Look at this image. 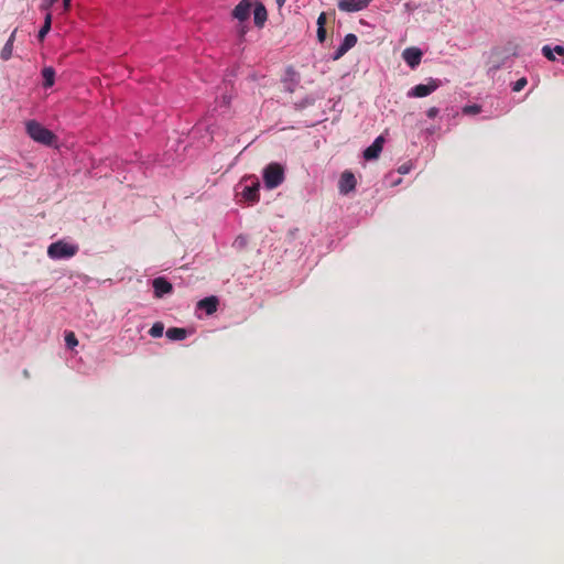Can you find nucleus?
Here are the masks:
<instances>
[{
  "instance_id": "cd10ccee",
  "label": "nucleus",
  "mask_w": 564,
  "mask_h": 564,
  "mask_svg": "<svg viewBox=\"0 0 564 564\" xmlns=\"http://www.w3.org/2000/svg\"><path fill=\"white\" fill-rule=\"evenodd\" d=\"M555 53H557L558 55H563L564 56V46L562 45H556L553 50Z\"/></svg>"
},
{
  "instance_id": "f03ea898",
  "label": "nucleus",
  "mask_w": 564,
  "mask_h": 564,
  "mask_svg": "<svg viewBox=\"0 0 564 564\" xmlns=\"http://www.w3.org/2000/svg\"><path fill=\"white\" fill-rule=\"evenodd\" d=\"M25 128L30 138L35 142L51 145L56 139L55 134L51 130L46 129L35 120L28 121Z\"/></svg>"
},
{
  "instance_id": "2eb2a0df",
  "label": "nucleus",
  "mask_w": 564,
  "mask_h": 564,
  "mask_svg": "<svg viewBox=\"0 0 564 564\" xmlns=\"http://www.w3.org/2000/svg\"><path fill=\"white\" fill-rule=\"evenodd\" d=\"M43 86L45 88L52 87L55 82V70L52 67H44L42 70Z\"/></svg>"
},
{
  "instance_id": "393cba45",
  "label": "nucleus",
  "mask_w": 564,
  "mask_h": 564,
  "mask_svg": "<svg viewBox=\"0 0 564 564\" xmlns=\"http://www.w3.org/2000/svg\"><path fill=\"white\" fill-rule=\"evenodd\" d=\"M317 39L319 42H324L326 39V30L325 28H317Z\"/></svg>"
},
{
  "instance_id": "9b49d317",
  "label": "nucleus",
  "mask_w": 564,
  "mask_h": 564,
  "mask_svg": "<svg viewBox=\"0 0 564 564\" xmlns=\"http://www.w3.org/2000/svg\"><path fill=\"white\" fill-rule=\"evenodd\" d=\"M152 286L155 297H162L173 291L172 284L164 278H155Z\"/></svg>"
},
{
  "instance_id": "2f4dec72",
  "label": "nucleus",
  "mask_w": 564,
  "mask_h": 564,
  "mask_svg": "<svg viewBox=\"0 0 564 564\" xmlns=\"http://www.w3.org/2000/svg\"><path fill=\"white\" fill-rule=\"evenodd\" d=\"M286 0H275L279 8L283 7Z\"/></svg>"
},
{
  "instance_id": "39448f33",
  "label": "nucleus",
  "mask_w": 564,
  "mask_h": 564,
  "mask_svg": "<svg viewBox=\"0 0 564 564\" xmlns=\"http://www.w3.org/2000/svg\"><path fill=\"white\" fill-rule=\"evenodd\" d=\"M441 86L438 79L431 78L427 84H419L408 91L410 98H422L431 95Z\"/></svg>"
},
{
  "instance_id": "20e7f679",
  "label": "nucleus",
  "mask_w": 564,
  "mask_h": 564,
  "mask_svg": "<svg viewBox=\"0 0 564 564\" xmlns=\"http://www.w3.org/2000/svg\"><path fill=\"white\" fill-rule=\"evenodd\" d=\"M263 181L267 188H275L284 181V169L279 163H270L263 171Z\"/></svg>"
},
{
  "instance_id": "aec40b11",
  "label": "nucleus",
  "mask_w": 564,
  "mask_h": 564,
  "mask_svg": "<svg viewBox=\"0 0 564 564\" xmlns=\"http://www.w3.org/2000/svg\"><path fill=\"white\" fill-rule=\"evenodd\" d=\"M13 44L6 43L0 52V57L3 61H8L12 56Z\"/></svg>"
},
{
  "instance_id": "423d86ee",
  "label": "nucleus",
  "mask_w": 564,
  "mask_h": 564,
  "mask_svg": "<svg viewBox=\"0 0 564 564\" xmlns=\"http://www.w3.org/2000/svg\"><path fill=\"white\" fill-rule=\"evenodd\" d=\"M372 0H338V9L344 12H357L364 10Z\"/></svg>"
},
{
  "instance_id": "dca6fc26",
  "label": "nucleus",
  "mask_w": 564,
  "mask_h": 564,
  "mask_svg": "<svg viewBox=\"0 0 564 564\" xmlns=\"http://www.w3.org/2000/svg\"><path fill=\"white\" fill-rule=\"evenodd\" d=\"M52 25V14L47 13L44 20V24L39 31L37 37L40 41H43L46 34L50 32Z\"/></svg>"
},
{
  "instance_id": "f3484780",
  "label": "nucleus",
  "mask_w": 564,
  "mask_h": 564,
  "mask_svg": "<svg viewBox=\"0 0 564 564\" xmlns=\"http://www.w3.org/2000/svg\"><path fill=\"white\" fill-rule=\"evenodd\" d=\"M357 43V36L352 33L347 34L344 37V41L341 42V45L349 51L351 47H354Z\"/></svg>"
},
{
  "instance_id": "4468645a",
  "label": "nucleus",
  "mask_w": 564,
  "mask_h": 564,
  "mask_svg": "<svg viewBox=\"0 0 564 564\" xmlns=\"http://www.w3.org/2000/svg\"><path fill=\"white\" fill-rule=\"evenodd\" d=\"M187 336V332L185 328L181 327H171L166 330V337L171 340H183Z\"/></svg>"
},
{
  "instance_id": "c85d7f7f",
  "label": "nucleus",
  "mask_w": 564,
  "mask_h": 564,
  "mask_svg": "<svg viewBox=\"0 0 564 564\" xmlns=\"http://www.w3.org/2000/svg\"><path fill=\"white\" fill-rule=\"evenodd\" d=\"M15 34H17V29L11 33L10 37L8 39L7 43H11L13 44L14 43V40H15Z\"/></svg>"
},
{
  "instance_id": "a211bd4d",
  "label": "nucleus",
  "mask_w": 564,
  "mask_h": 564,
  "mask_svg": "<svg viewBox=\"0 0 564 564\" xmlns=\"http://www.w3.org/2000/svg\"><path fill=\"white\" fill-rule=\"evenodd\" d=\"M163 330H164L163 324L158 322V323L153 324V326L150 328L149 334L154 338H159L162 336Z\"/></svg>"
},
{
  "instance_id": "0eeeda50",
  "label": "nucleus",
  "mask_w": 564,
  "mask_h": 564,
  "mask_svg": "<svg viewBox=\"0 0 564 564\" xmlns=\"http://www.w3.org/2000/svg\"><path fill=\"white\" fill-rule=\"evenodd\" d=\"M422 55V51L419 47L414 46L406 47L402 52V58L412 69L420 65Z\"/></svg>"
},
{
  "instance_id": "a878e982",
  "label": "nucleus",
  "mask_w": 564,
  "mask_h": 564,
  "mask_svg": "<svg viewBox=\"0 0 564 564\" xmlns=\"http://www.w3.org/2000/svg\"><path fill=\"white\" fill-rule=\"evenodd\" d=\"M325 23H326V14H325V12H322V13L318 15V18H317V26H318V28H325V26H324V25H325Z\"/></svg>"
},
{
  "instance_id": "7ed1b4c3",
  "label": "nucleus",
  "mask_w": 564,
  "mask_h": 564,
  "mask_svg": "<svg viewBox=\"0 0 564 564\" xmlns=\"http://www.w3.org/2000/svg\"><path fill=\"white\" fill-rule=\"evenodd\" d=\"M79 247L77 245L68 243L64 240L53 242L47 248V256L51 259H68L77 254Z\"/></svg>"
},
{
  "instance_id": "ddd939ff",
  "label": "nucleus",
  "mask_w": 564,
  "mask_h": 564,
  "mask_svg": "<svg viewBox=\"0 0 564 564\" xmlns=\"http://www.w3.org/2000/svg\"><path fill=\"white\" fill-rule=\"evenodd\" d=\"M268 19L265 7L261 2H257L253 9V20L258 28H262Z\"/></svg>"
},
{
  "instance_id": "6e6552de",
  "label": "nucleus",
  "mask_w": 564,
  "mask_h": 564,
  "mask_svg": "<svg viewBox=\"0 0 564 564\" xmlns=\"http://www.w3.org/2000/svg\"><path fill=\"white\" fill-rule=\"evenodd\" d=\"M252 2L251 0H241L234 9L232 17L238 21H246L251 12Z\"/></svg>"
},
{
  "instance_id": "412c9836",
  "label": "nucleus",
  "mask_w": 564,
  "mask_h": 564,
  "mask_svg": "<svg viewBox=\"0 0 564 564\" xmlns=\"http://www.w3.org/2000/svg\"><path fill=\"white\" fill-rule=\"evenodd\" d=\"M528 84V80L525 77L519 78L512 86V90L516 93L521 91Z\"/></svg>"
},
{
  "instance_id": "b1692460",
  "label": "nucleus",
  "mask_w": 564,
  "mask_h": 564,
  "mask_svg": "<svg viewBox=\"0 0 564 564\" xmlns=\"http://www.w3.org/2000/svg\"><path fill=\"white\" fill-rule=\"evenodd\" d=\"M348 51L340 44L335 53H334V59H338L340 58L341 56H344Z\"/></svg>"
},
{
  "instance_id": "473e14b6",
  "label": "nucleus",
  "mask_w": 564,
  "mask_h": 564,
  "mask_svg": "<svg viewBox=\"0 0 564 564\" xmlns=\"http://www.w3.org/2000/svg\"><path fill=\"white\" fill-rule=\"evenodd\" d=\"M400 172H401V173H406V172H408V170H406V167L401 166V167H400Z\"/></svg>"
},
{
  "instance_id": "7c9ffc66",
  "label": "nucleus",
  "mask_w": 564,
  "mask_h": 564,
  "mask_svg": "<svg viewBox=\"0 0 564 564\" xmlns=\"http://www.w3.org/2000/svg\"><path fill=\"white\" fill-rule=\"evenodd\" d=\"M22 375H23V377H24V378H26V379H29V378H30V371H29L28 369H24V370L22 371Z\"/></svg>"
},
{
  "instance_id": "bb28decb",
  "label": "nucleus",
  "mask_w": 564,
  "mask_h": 564,
  "mask_svg": "<svg viewBox=\"0 0 564 564\" xmlns=\"http://www.w3.org/2000/svg\"><path fill=\"white\" fill-rule=\"evenodd\" d=\"M440 110L438 108L436 107H431L427 111H426V115L429 118L433 119L435 118L437 115H438Z\"/></svg>"
},
{
  "instance_id": "f257e3e1",
  "label": "nucleus",
  "mask_w": 564,
  "mask_h": 564,
  "mask_svg": "<svg viewBox=\"0 0 564 564\" xmlns=\"http://www.w3.org/2000/svg\"><path fill=\"white\" fill-rule=\"evenodd\" d=\"M260 182L254 175H247L237 185V196L249 204L259 202Z\"/></svg>"
},
{
  "instance_id": "1a4fd4ad",
  "label": "nucleus",
  "mask_w": 564,
  "mask_h": 564,
  "mask_svg": "<svg viewBox=\"0 0 564 564\" xmlns=\"http://www.w3.org/2000/svg\"><path fill=\"white\" fill-rule=\"evenodd\" d=\"M383 144H384V138L382 135H379L375 139V141L372 142L371 145H369L365 151H364V158L366 160H375L377 159L382 149H383Z\"/></svg>"
},
{
  "instance_id": "6ab92c4d",
  "label": "nucleus",
  "mask_w": 564,
  "mask_h": 564,
  "mask_svg": "<svg viewBox=\"0 0 564 564\" xmlns=\"http://www.w3.org/2000/svg\"><path fill=\"white\" fill-rule=\"evenodd\" d=\"M65 344L70 349H73L74 347H76L78 345L77 337L75 336V334L73 332H67L65 334Z\"/></svg>"
},
{
  "instance_id": "4be33fe9",
  "label": "nucleus",
  "mask_w": 564,
  "mask_h": 564,
  "mask_svg": "<svg viewBox=\"0 0 564 564\" xmlns=\"http://www.w3.org/2000/svg\"><path fill=\"white\" fill-rule=\"evenodd\" d=\"M463 112L464 113H469V115L479 113L480 112V106H478V105L466 106V107H464Z\"/></svg>"
},
{
  "instance_id": "f8f14e48",
  "label": "nucleus",
  "mask_w": 564,
  "mask_h": 564,
  "mask_svg": "<svg viewBox=\"0 0 564 564\" xmlns=\"http://www.w3.org/2000/svg\"><path fill=\"white\" fill-rule=\"evenodd\" d=\"M218 299L214 295L205 297L197 303V308L205 311L208 315L217 311Z\"/></svg>"
},
{
  "instance_id": "5701e85b",
  "label": "nucleus",
  "mask_w": 564,
  "mask_h": 564,
  "mask_svg": "<svg viewBox=\"0 0 564 564\" xmlns=\"http://www.w3.org/2000/svg\"><path fill=\"white\" fill-rule=\"evenodd\" d=\"M553 52H554V51H553L549 45H544V46L542 47V53H543V55H544L547 59H550V61H554V59H555V57H554V55H553Z\"/></svg>"
},
{
  "instance_id": "9d476101",
  "label": "nucleus",
  "mask_w": 564,
  "mask_h": 564,
  "mask_svg": "<svg viewBox=\"0 0 564 564\" xmlns=\"http://www.w3.org/2000/svg\"><path fill=\"white\" fill-rule=\"evenodd\" d=\"M338 187L341 194H348L354 191L356 187L355 175L349 171H345L339 178Z\"/></svg>"
},
{
  "instance_id": "72a5a7b5",
  "label": "nucleus",
  "mask_w": 564,
  "mask_h": 564,
  "mask_svg": "<svg viewBox=\"0 0 564 564\" xmlns=\"http://www.w3.org/2000/svg\"><path fill=\"white\" fill-rule=\"evenodd\" d=\"M57 0H48L47 2V7H51L54 2H56Z\"/></svg>"
},
{
  "instance_id": "c756f323",
  "label": "nucleus",
  "mask_w": 564,
  "mask_h": 564,
  "mask_svg": "<svg viewBox=\"0 0 564 564\" xmlns=\"http://www.w3.org/2000/svg\"><path fill=\"white\" fill-rule=\"evenodd\" d=\"M64 9L68 10L70 7V0H63Z\"/></svg>"
}]
</instances>
